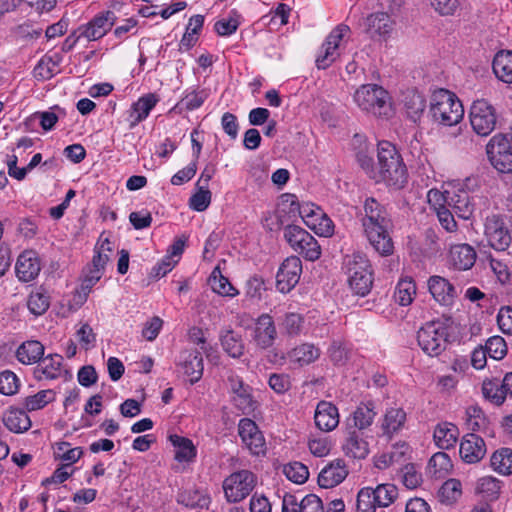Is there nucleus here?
Masks as SVG:
<instances>
[{
	"label": "nucleus",
	"instance_id": "nucleus-11",
	"mask_svg": "<svg viewBox=\"0 0 512 512\" xmlns=\"http://www.w3.org/2000/svg\"><path fill=\"white\" fill-rule=\"evenodd\" d=\"M486 152L491 165L498 172H512V147L506 135H494L486 146Z\"/></svg>",
	"mask_w": 512,
	"mask_h": 512
},
{
	"label": "nucleus",
	"instance_id": "nucleus-19",
	"mask_svg": "<svg viewBox=\"0 0 512 512\" xmlns=\"http://www.w3.org/2000/svg\"><path fill=\"white\" fill-rule=\"evenodd\" d=\"M446 204L463 219H469L472 216L476 205L474 198L465 189L447 190Z\"/></svg>",
	"mask_w": 512,
	"mask_h": 512
},
{
	"label": "nucleus",
	"instance_id": "nucleus-52",
	"mask_svg": "<svg viewBox=\"0 0 512 512\" xmlns=\"http://www.w3.org/2000/svg\"><path fill=\"white\" fill-rule=\"evenodd\" d=\"M197 192L191 196L189 200L190 207L198 212H202L208 208L211 203V191L206 185H196Z\"/></svg>",
	"mask_w": 512,
	"mask_h": 512
},
{
	"label": "nucleus",
	"instance_id": "nucleus-30",
	"mask_svg": "<svg viewBox=\"0 0 512 512\" xmlns=\"http://www.w3.org/2000/svg\"><path fill=\"white\" fill-rule=\"evenodd\" d=\"M375 406L372 402L360 403L351 417L347 419V427L358 430H362L370 427L376 416Z\"/></svg>",
	"mask_w": 512,
	"mask_h": 512
},
{
	"label": "nucleus",
	"instance_id": "nucleus-41",
	"mask_svg": "<svg viewBox=\"0 0 512 512\" xmlns=\"http://www.w3.org/2000/svg\"><path fill=\"white\" fill-rule=\"evenodd\" d=\"M169 440L175 447V459L179 462H189L196 456V448L192 441L176 434L170 435Z\"/></svg>",
	"mask_w": 512,
	"mask_h": 512
},
{
	"label": "nucleus",
	"instance_id": "nucleus-18",
	"mask_svg": "<svg viewBox=\"0 0 512 512\" xmlns=\"http://www.w3.org/2000/svg\"><path fill=\"white\" fill-rule=\"evenodd\" d=\"M393 26L394 22L386 12L372 13L365 20V31L373 40L388 38Z\"/></svg>",
	"mask_w": 512,
	"mask_h": 512
},
{
	"label": "nucleus",
	"instance_id": "nucleus-59",
	"mask_svg": "<svg viewBox=\"0 0 512 512\" xmlns=\"http://www.w3.org/2000/svg\"><path fill=\"white\" fill-rule=\"evenodd\" d=\"M19 388V379L15 373L6 370L0 373V393L3 395H14Z\"/></svg>",
	"mask_w": 512,
	"mask_h": 512
},
{
	"label": "nucleus",
	"instance_id": "nucleus-40",
	"mask_svg": "<svg viewBox=\"0 0 512 512\" xmlns=\"http://www.w3.org/2000/svg\"><path fill=\"white\" fill-rule=\"evenodd\" d=\"M177 502L193 509H208L211 499L206 493L190 489L180 492L177 497Z\"/></svg>",
	"mask_w": 512,
	"mask_h": 512
},
{
	"label": "nucleus",
	"instance_id": "nucleus-31",
	"mask_svg": "<svg viewBox=\"0 0 512 512\" xmlns=\"http://www.w3.org/2000/svg\"><path fill=\"white\" fill-rule=\"evenodd\" d=\"M63 358L59 354L49 355L40 360L34 370V376L38 380L55 379L61 372Z\"/></svg>",
	"mask_w": 512,
	"mask_h": 512
},
{
	"label": "nucleus",
	"instance_id": "nucleus-17",
	"mask_svg": "<svg viewBox=\"0 0 512 512\" xmlns=\"http://www.w3.org/2000/svg\"><path fill=\"white\" fill-rule=\"evenodd\" d=\"M487 447L483 438L475 433L466 434L460 443L459 455L468 464L481 461L486 455Z\"/></svg>",
	"mask_w": 512,
	"mask_h": 512
},
{
	"label": "nucleus",
	"instance_id": "nucleus-58",
	"mask_svg": "<svg viewBox=\"0 0 512 512\" xmlns=\"http://www.w3.org/2000/svg\"><path fill=\"white\" fill-rule=\"evenodd\" d=\"M189 341L200 348L201 354H205L207 358L212 357L214 353L213 347L207 342L204 332L201 328L192 327L188 332Z\"/></svg>",
	"mask_w": 512,
	"mask_h": 512
},
{
	"label": "nucleus",
	"instance_id": "nucleus-51",
	"mask_svg": "<svg viewBox=\"0 0 512 512\" xmlns=\"http://www.w3.org/2000/svg\"><path fill=\"white\" fill-rule=\"evenodd\" d=\"M53 399L54 392L52 390H41L35 395L25 397L23 406L27 411H36L45 407Z\"/></svg>",
	"mask_w": 512,
	"mask_h": 512
},
{
	"label": "nucleus",
	"instance_id": "nucleus-53",
	"mask_svg": "<svg viewBox=\"0 0 512 512\" xmlns=\"http://www.w3.org/2000/svg\"><path fill=\"white\" fill-rule=\"evenodd\" d=\"M428 467L435 476L441 477L452 468V462L448 454L437 452L430 458Z\"/></svg>",
	"mask_w": 512,
	"mask_h": 512
},
{
	"label": "nucleus",
	"instance_id": "nucleus-8",
	"mask_svg": "<svg viewBox=\"0 0 512 512\" xmlns=\"http://www.w3.org/2000/svg\"><path fill=\"white\" fill-rule=\"evenodd\" d=\"M284 238L291 248L308 261H316L321 256V247L317 240L298 225H287Z\"/></svg>",
	"mask_w": 512,
	"mask_h": 512
},
{
	"label": "nucleus",
	"instance_id": "nucleus-32",
	"mask_svg": "<svg viewBox=\"0 0 512 512\" xmlns=\"http://www.w3.org/2000/svg\"><path fill=\"white\" fill-rule=\"evenodd\" d=\"M458 436L459 430L457 426L448 422L438 424L433 433L435 444L444 450L454 447Z\"/></svg>",
	"mask_w": 512,
	"mask_h": 512
},
{
	"label": "nucleus",
	"instance_id": "nucleus-29",
	"mask_svg": "<svg viewBox=\"0 0 512 512\" xmlns=\"http://www.w3.org/2000/svg\"><path fill=\"white\" fill-rule=\"evenodd\" d=\"M449 258L454 268L469 270L475 264L477 254L475 249L468 244H457L450 248Z\"/></svg>",
	"mask_w": 512,
	"mask_h": 512
},
{
	"label": "nucleus",
	"instance_id": "nucleus-55",
	"mask_svg": "<svg viewBox=\"0 0 512 512\" xmlns=\"http://www.w3.org/2000/svg\"><path fill=\"white\" fill-rule=\"evenodd\" d=\"M283 472L290 481L297 484L304 483L309 477L308 468L300 462H292L285 465Z\"/></svg>",
	"mask_w": 512,
	"mask_h": 512
},
{
	"label": "nucleus",
	"instance_id": "nucleus-49",
	"mask_svg": "<svg viewBox=\"0 0 512 512\" xmlns=\"http://www.w3.org/2000/svg\"><path fill=\"white\" fill-rule=\"evenodd\" d=\"M416 294V285L412 279H402L398 282L394 298L397 303L402 306H407L413 301Z\"/></svg>",
	"mask_w": 512,
	"mask_h": 512
},
{
	"label": "nucleus",
	"instance_id": "nucleus-4",
	"mask_svg": "<svg viewBox=\"0 0 512 512\" xmlns=\"http://www.w3.org/2000/svg\"><path fill=\"white\" fill-rule=\"evenodd\" d=\"M354 101L358 107L376 117L388 118L393 109L389 94L377 84H365L354 93Z\"/></svg>",
	"mask_w": 512,
	"mask_h": 512
},
{
	"label": "nucleus",
	"instance_id": "nucleus-35",
	"mask_svg": "<svg viewBox=\"0 0 512 512\" xmlns=\"http://www.w3.org/2000/svg\"><path fill=\"white\" fill-rule=\"evenodd\" d=\"M158 98L153 93H148L142 97H140L133 105L130 117L133 118V121L130 124V127H134L143 120H145L150 111L157 104Z\"/></svg>",
	"mask_w": 512,
	"mask_h": 512
},
{
	"label": "nucleus",
	"instance_id": "nucleus-64",
	"mask_svg": "<svg viewBox=\"0 0 512 512\" xmlns=\"http://www.w3.org/2000/svg\"><path fill=\"white\" fill-rule=\"evenodd\" d=\"M497 323L503 333L512 334V308L510 306L500 308Z\"/></svg>",
	"mask_w": 512,
	"mask_h": 512
},
{
	"label": "nucleus",
	"instance_id": "nucleus-20",
	"mask_svg": "<svg viewBox=\"0 0 512 512\" xmlns=\"http://www.w3.org/2000/svg\"><path fill=\"white\" fill-rule=\"evenodd\" d=\"M314 421L316 427L324 432L333 431L339 425L338 408L331 402L322 400L318 402Z\"/></svg>",
	"mask_w": 512,
	"mask_h": 512
},
{
	"label": "nucleus",
	"instance_id": "nucleus-12",
	"mask_svg": "<svg viewBox=\"0 0 512 512\" xmlns=\"http://www.w3.org/2000/svg\"><path fill=\"white\" fill-rule=\"evenodd\" d=\"M484 234L489 245L498 251L506 250L512 241V236L505 219L499 214H492L486 217Z\"/></svg>",
	"mask_w": 512,
	"mask_h": 512
},
{
	"label": "nucleus",
	"instance_id": "nucleus-39",
	"mask_svg": "<svg viewBox=\"0 0 512 512\" xmlns=\"http://www.w3.org/2000/svg\"><path fill=\"white\" fill-rule=\"evenodd\" d=\"M3 423L8 430L22 433L31 427V420L24 409H10L3 417Z\"/></svg>",
	"mask_w": 512,
	"mask_h": 512
},
{
	"label": "nucleus",
	"instance_id": "nucleus-1",
	"mask_svg": "<svg viewBox=\"0 0 512 512\" xmlns=\"http://www.w3.org/2000/svg\"><path fill=\"white\" fill-rule=\"evenodd\" d=\"M356 157L361 168L377 183L383 182L396 190L403 188L407 183L406 165L392 143L388 141L378 143L376 163L364 151H359Z\"/></svg>",
	"mask_w": 512,
	"mask_h": 512
},
{
	"label": "nucleus",
	"instance_id": "nucleus-22",
	"mask_svg": "<svg viewBox=\"0 0 512 512\" xmlns=\"http://www.w3.org/2000/svg\"><path fill=\"white\" fill-rule=\"evenodd\" d=\"M228 382L231 391L234 393L233 401L243 413H250L255 409V401L251 395V388L245 385L241 378L230 375Z\"/></svg>",
	"mask_w": 512,
	"mask_h": 512
},
{
	"label": "nucleus",
	"instance_id": "nucleus-36",
	"mask_svg": "<svg viewBox=\"0 0 512 512\" xmlns=\"http://www.w3.org/2000/svg\"><path fill=\"white\" fill-rule=\"evenodd\" d=\"M320 357V349L310 343H303L288 352V359L299 366L313 363Z\"/></svg>",
	"mask_w": 512,
	"mask_h": 512
},
{
	"label": "nucleus",
	"instance_id": "nucleus-57",
	"mask_svg": "<svg viewBox=\"0 0 512 512\" xmlns=\"http://www.w3.org/2000/svg\"><path fill=\"white\" fill-rule=\"evenodd\" d=\"M484 348L488 355L495 360H501L507 354V344L501 336L490 337L486 341Z\"/></svg>",
	"mask_w": 512,
	"mask_h": 512
},
{
	"label": "nucleus",
	"instance_id": "nucleus-7",
	"mask_svg": "<svg viewBox=\"0 0 512 512\" xmlns=\"http://www.w3.org/2000/svg\"><path fill=\"white\" fill-rule=\"evenodd\" d=\"M447 340V328L439 320L427 322L417 333L418 345L431 357L440 355L446 349Z\"/></svg>",
	"mask_w": 512,
	"mask_h": 512
},
{
	"label": "nucleus",
	"instance_id": "nucleus-50",
	"mask_svg": "<svg viewBox=\"0 0 512 512\" xmlns=\"http://www.w3.org/2000/svg\"><path fill=\"white\" fill-rule=\"evenodd\" d=\"M462 494V484L458 479L446 480L439 490V497L442 503L451 504Z\"/></svg>",
	"mask_w": 512,
	"mask_h": 512
},
{
	"label": "nucleus",
	"instance_id": "nucleus-3",
	"mask_svg": "<svg viewBox=\"0 0 512 512\" xmlns=\"http://www.w3.org/2000/svg\"><path fill=\"white\" fill-rule=\"evenodd\" d=\"M429 113L438 124L453 126L462 120L464 109L454 93L439 89L431 96Z\"/></svg>",
	"mask_w": 512,
	"mask_h": 512
},
{
	"label": "nucleus",
	"instance_id": "nucleus-6",
	"mask_svg": "<svg viewBox=\"0 0 512 512\" xmlns=\"http://www.w3.org/2000/svg\"><path fill=\"white\" fill-rule=\"evenodd\" d=\"M398 496L393 484H379L376 488L364 487L357 494V512H375L376 508L390 506Z\"/></svg>",
	"mask_w": 512,
	"mask_h": 512
},
{
	"label": "nucleus",
	"instance_id": "nucleus-23",
	"mask_svg": "<svg viewBox=\"0 0 512 512\" xmlns=\"http://www.w3.org/2000/svg\"><path fill=\"white\" fill-rule=\"evenodd\" d=\"M16 274L20 281L29 282L35 279L40 270V260L36 252L26 250L21 253L16 262Z\"/></svg>",
	"mask_w": 512,
	"mask_h": 512
},
{
	"label": "nucleus",
	"instance_id": "nucleus-9",
	"mask_svg": "<svg viewBox=\"0 0 512 512\" xmlns=\"http://www.w3.org/2000/svg\"><path fill=\"white\" fill-rule=\"evenodd\" d=\"M256 475L246 469L233 472L223 481V491L227 502L238 503L245 499L255 488Z\"/></svg>",
	"mask_w": 512,
	"mask_h": 512
},
{
	"label": "nucleus",
	"instance_id": "nucleus-47",
	"mask_svg": "<svg viewBox=\"0 0 512 512\" xmlns=\"http://www.w3.org/2000/svg\"><path fill=\"white\" fill-rule=\"evenodd\" d=\"M223 349L233 358H239L244 353V344L241 337L232 330L221 336Z\"/></svg>",
	"mask_w": 512,
	"mask_h": 512
},
{
	"label": "nucleus",
	"instance_id": "nucleus-61",
	"mask_svg": "<svg viewBox=\"0 0 512 512\" xmlns=\"http://www.w3.org/2000/svg\"><path fill=\"white\" fill-rule=\"evenodd\" d=\"M304 323L303 317L298 313H287L282 322V326L286 333L290 336L300 334Z\"/></svg>",
	"mask_w": 512,
	"mask_h": 512
},
{
	"label": "nucleus",
	"instance_id": "nucleus-45",
	"mask_svg": "<svg viewBox=\"0 0 512 512\" xmlns=\"http://www.w3.org/2000/svg\"><path fill=\"white\" fill-rule=\"evenodd\" d=\"M212 290L222 296L235 297L239 291L229 282L228 278L221 275L219 268H215L209 278Z\"/></svg>",
	"mask_w": 512,
	"mask_h": 512
},
{
	"label": "nucleus",
	"instance_id": "nucleus-26",
	"mask_svg": "<svg viewBox=\"0 0 512 512\" xmlns=\"http://www.w3.org/2000/svg\"><path fill=\"white\" fill-rule=\"evenodd\" d=\"M179 364L184 373L190 377L192 384L198 382L203 375V358L199 350H184L179 356Z\"/></svg>",
	"mask_w": 512,
	"mask_h": 512
},
{
	"label": "nucleus",
	"instance_id": "nucleus-46",
	"mask_svg": "<svg viewBox=\"0 0 512 512\" xmlns=\"http://www.w3.org/2000/svg\"><path fill=\"white\" fill-rule=\"evenodd\" d=\"M266 291L265 281L258 274L251 275L245 282L244 294L251 302L262 300L263 293Z\"/></svg>",
	"mask_w": 512,
	"mask_h": 512
},
{
	"label": "nucleus",
	"instance_id": "nucleus-15",
	"mask_svg": "<svg viewBox=\"0 0 512 512\" xmlns=\"http://www.w3.org/2000/svg\"><path fill=\"white\" fill-rule=\"evenodd\" d=\"M238 434L253 455L265 453V439L253 420L242 418L238 424Z\"/></svg>",
	"mask_w": 512,
	"mask_h": 512
},
{
	"label": "nucleus",
	"instance_id": "nucleus-5",
	"mask_svg": "<svg viewBox=\"0 0 512 512\" xmlns=\"http://www.w3.org/2000/svg\"><path fill=\"white\" fill-rule=\"evenodd\" d=\"M348 283L352 291L359 295H367L373 284V272L370 261L361 253H354L345 258Z\"/></svg>",
	"mask_w": 512,
	"mask_h": 512
},
{
	"label": "nucleus",
	"instance_id": "nucleus-28",
	"mask_svg": "<svg viewBox=\"0 0 512 512\" xmlns=\"http://www.w3.org/2000/svg\"><path fill=\"white\" fill-rule=\"evenodd\" d=\"M401 101L406 116L414 123L420 121L426 109L425 97L416 90H407Z\"/></svg>",
	"mask_w": 512,
	"mask_h": 512
},
{
	"label": "nucleus",
	"instance_id": "nucleus-33",
	"mask_svg": "<svg viewBox=\"0 0 512 512\" xmlns=\"http://www.w3.org/2000/svg\"><path fill=\"white\" fill-rule=\"evenodd\" d=\"M406 412L402 408H390L386 411L381 423L384 436L392 438L405 424Z\"/></svg>",
	"mask_w": 512,
	"mask_h": 512
},
{
	"label": "nucleus",
	"instance_id": "nucleus-48",
	"mask_svg": "<svg viewBox=\"0 0 512 512\" xmlns=\"http://www.w3.org/2000/svg\"><path fill=\"white\" fill-rule=\"evenodd\" d=\"M482 392L486 399L498 406L503 404L507 396L498 379L485 380L482 384Z\"/></svg>",
	"mask_w": 512,
	"mask_h": 512
},
{
	"label": "nucleus",
	"instance_id": "nucleus-63",
	"mask_svg": "<svg viewBox=\"0 0 512 512\" xmlns=\"http://www.w3.org/2000/svg\"><path fill=\"white\" fill-rule=\"evenodd\" d=\"M436 213L441 226L447 232L456 231L457 223L454 219L453 214L445 205H440V207L436 208Z\"/></svg>",
	"mask_w": 512,
	"mask_h": 512
},
{
	"label": "nucleus",
	"instance_id": "nucleus-54",
	"mask_svg": "<svg viewBox=\"0 0 512 512\" xmlns=\"http://www.w3.org/2000/svg\"><path fill=\"white\" fill-rule=\"evenodd\" d=\"M298 212L304 223L309 228H316V222L318 221V215H321V209L314 206L313 204L296 205L295 208L291 209V213Z\"/></svg>",
	"mask_w": 512,
	"mask_h": 512
},
{
	"label": "nucleus",
	"instance_id": "nucleus-27",
	"mask_svg": "<svg viewBox=\"0 0 512 512\" xmlns=\"http://www.w3.org/2000/svg\"><path fill=\"white\" fill-rule=\"evenodd\" d=\"M348 475L344 460L336 459L324 467L318 476V483L323 488H332L340 484Z\"/></svg>",
	"mask_w": 512,
	"mask_h": 512
},
{
	"label": "nucleus",
	"instance_id": "nucleus-38",
	"mask_svg": "<svg viewBox=\"0 0 512 512\" xmlns=\"http://www.w3.org/2000/svg\"><path fill=\"white\" fill-rule=\"evenodd\" d=\"M493 72L502 82L512 84V51H500L493 60Z\"/></svg>",
	"mask_w": 512,
	"mask_h": 512
},
{
	"label": "nucleus",
	"instance_id": "nucleus-62",
	"mask_svg": "<svg viewBox=\"0 0 512 512\" xmlns=\"http://www.w3.org/2000/svg\"><path fill=\"white\" fill-rule=\"evenodd\" d=\"M403 473V484L409 488H417L422 482V475L416 470L413 464H407L402 469Z\"/></svg>",
	"mask_w": 512,
	"mask_h": 512
},
{
	"label": "nucleus",
	"instance_id": "nucleus-56",
	"mask_svg": "<svg viewBox=\"0 0 512 512\" xmlns=\"http://www.w3.org/2000/svg\"><path fill=\"white\" fill-rule=\"evenodd\" d=\"M56 446V456L62 461L68 462L67 465L77 462L83 454L81 447L71 448L68 442H59Z\"/></svg>",
	"mask_w": 512,
	"mask_h": 512
},
{
	"label": "nucleus",
	"instance_id": "nucleus-34",
	"mask_svg": "<svg viewBox=\"0 0 512 512\" xmlns=\"http://www.w3.org/2000/svg\"><path fill=\"white\" fill-rule=\"evenodd\" d=\"M43 354L44 346L37 340L23 342L16 351L17 359L25 365L39 363Z\"/></svg>",
	"mask_w": 512,
	"mask_h": 512
},
{
	"label": "nucleus",
	"instance_id": "nucleus-10",
	"mask_svg": "<svg viewBox=\"0 0 512 512\" xmlns=\"http://www.w3.org/2000/svg\"><path fill=\"white\" fill-rule=\"evenodd\" d=\"M496 109L486 100L479 99L473 102L470 108V124L473 131L479 136H488L497 124Z\"/></svg>",
	"mask_w": 512,
	"mask_h": 512
},
{
	"label": "nucleus",
	"instance_id": "nucleus-44",
	"mask_svg": "<svg viewBox=\"0 0 512 512\" xmlns=\"http://www.w3.org/2000/svg\"><path fill=\"white\" fill-rule=\"evenodd\" d=\"M27 306L32 314L36 316L42 315L50 307V295L45 289L40 287L30 293Z\"/></svg>",
	"mask_w": 512,
	"mask_h": 512
},
{
	"label": "nucleus",
	"instance_id": "nucleus-13",
	"mask_svg": "<svg viewBox=\"0 0 512 512\" xmlns=\"http://www.w3.org/2000/svg\"><path fill=\"white\" fill-rule=\"evenodd\" d=\"M350 32L349 26L340 24L336 26L326 38L325 43L322 45L321 52L316 59V65L319 69H326L338 57L341 41Z\"/></svg>",
	"mask_w": 512,
	"mask_h": 512
},
{
	"label": "nucleus",
	"instance_id": "nucleus-24",
	"mask_svg": "<svg viewBox=\"0 0 512 512\" xmlns=\"http://www.w3.org/2000/svg\"><path fill=\"white\" fill-rule=\"evenodd\" d=\"M277 336L276 327L273 318L269 314H262L258 317L255 330L254 341L262 349L273 345Z\"/></svg>",
	"mask_w": 512,
	"mask_h": 512
},
{
	"label": "nucleus",
	"instance_id": "nucleus-60",
	"mask_svg": "<svg viewBox=\"0 0 512 512\" xmlns=\"http://www.w3.org/2000/svg\"><path fill=\"white\" fill-rule=\"evenodd\" d=\"M486 423L482 409L478 406H470L466 409V424L472 431L480 430Z\"/></svg>",
	"mask_w": 512,
	"mask_h": 512
},
{
	"label": "nucleus",
	"instance_id": "nucleus-21",
	"mask_svg": "<svg viewBox=\"0 0 512 512\" xmlns=\"http://www.w3.org/2000/svg\"><path fill=\"white\" fill-rule=\"evenodd\" d=\"M428 289L433 298L442 305L453 304L457 297V291L453 284L446 278L433 275L428 279Z\"/></svg>",
	"mask_w": 512,
	"mask_h": 512
},
{
	"label": "nucleus",
	"instance_id": "nucleus-2",
	"mask_svg": "<svg viewBox=\"0 0 512 512\" xmlns=\"http://www.w3.org/2000/svg\"><path fill=\"white\" fill-rule=\"evenodd\" d=\"M364 212L362 226L369 243L379 255H391L394 244L388 234L390 218L385 206L375 198H367L364 203Z\"/></svg>",
	"mask_w": 512,
	"mask_h": 512
},
{
	"label": "nucleus",
	"instance_id": "nucleus-14",
	"mask_svg": "<svg viewBox=\"0 0 512 512\" xmlns=\"http://www.w3.org/2000/svg\"><path fill=\"white\" fill-rule=\"evenodd\" d=\"M302 263L297 256L284 260L276 275V287L281 293L290 292L299 282Z\"/></svg>",
	"mask_w": 512,
	"mask_h": 512
},
{
	"label": "nucleus",
	"instance_id": "nucleus-42",
	"mask_svg": "<svg viewBox=\"0 0 512 512\" xmlns=\"http://www.w3.org/2000/svg\"><path fill=\"white\" fill-rule=\"evenodd\" d=\"M491 467L497 473L509 476L512 474V449L503 447L496 450L490 459Z\"/></svg>",
	"mask_w": 512,
	"mask_h": 512
},
{
	"label": "nucleus",
	"instance_id": "nucleus-16",
	"mask_svg": "<svg viewBox=\"0 0 512 512\" xmlns=\"http://www.w3.org/2000/svg\"><path fill=\"white\" fill-rule=\"evenodd\" d=\"M115 20L114 12L106 11L95 16L87 25L80 26L77 32L88 41H95L106 35Z\"/></svg>",
	"mask_w": 512,
	"mask_h": 512
},
{
	"label": "nucleus",
	"instance_id": "nucleus-37",
	"mask_svg": "<svg viewBox=\"0 0 512 512\" xmlns=\"http://www.w3.org/2000/svg\"><path fill=\"white\" fill-rule=\"evenodd\" d=\"M62 55L58 52L44 55L34 68V76L40 80H48L56 73V68L62 62Z\"/></svg>",
	"mask_w": 512,
	"mask_h": 512
},
{
	"label": "nucleus",
	"instance_id": "nucleus-25",
	"mask_svg": "<svg viewBox=\"0 0 512 512\" xmlns=\"http://www.w3.org/2000/svg\"><path fill=\"white\" fill-rule=\"evenodd\" d=\"M346 456L354 459H365L369 454V444L363 437V432L347 427V435L343 444Z\"/></svg>",
	"mask_w": 512,
	"mask_h": 512
},
{
	"label": "nucleus",
	"instance_id": "nucleus-43",
	"mask_svg": "<svg viewBox=\"0 0 512 512\" xmlns=\"http://www.w3.org/2000/svg\"><path fill=\"white\" fill-rule=\"evenodd\" d=\"M501 488L502 482L493 476L480 478L476 485V491L489 501H495L499 498Z\"/></svg>",
	"mask_w": 512,
	"mask_h": 512
}]
</instances>
